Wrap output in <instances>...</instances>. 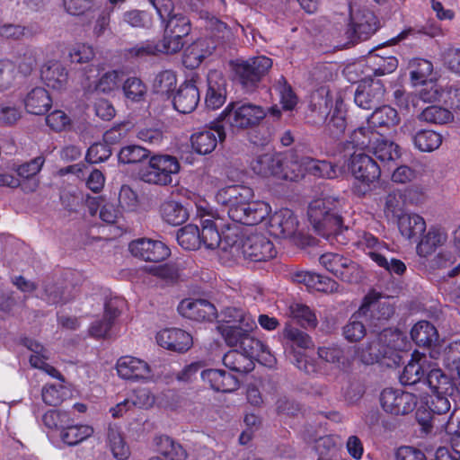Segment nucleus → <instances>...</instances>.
<instances>
[{
    "label": "nucleus",
    "mask_w": 460,
    "mask_h": 460,
    "mask_svg": "<svg viewBox=\"0 0 460 460\" xmlns=\"http://www.w3.org/2000/svg\"><path fill=\"white\" fill-rule=\"evenodd\" d=\"M266 117L263 107L251 102H231L219 118L203 130V155L215 150L217 142L226 138L224 124L234 130L247 129L258 126Z\"/></svg>",
    "instance_id": "f257e3e1"
},
{
    "label": "nucleus",
    "mask_w": 460,
    "mask_h": 460,
    "mask_svg": "<svg viewBox=\"0 0 460 460\" xmlns=\"http://www.w3.org/2000/svg\"><path fill=\"white\" fill-rule=\"evenodd\" d=\"M341 201L332 196H324L314 199L308 207V218L314 231L332 245H344L347 238L344 231L348 228L343 226L340 214Z\"/></svg>",
    "instance_id": "f03ea898"
},
{
    "label": "nucleus",
    "mask_w": 460,
    "mask_h": 460,
    "mask_svg": "<svg viewBox=\"0 0 460 460\" xmlns=\"http://www.w3.org/2000/svg\"><path fill=\"white\" fill-rule=\"evenodd\" d=\"M251 170L261 177L296 181L302 174L300 165L285 160L281 155L265 152L255 155L250 163Z\"/></svg>",
    "instance_id": "7ed1b4c3"
},
{
    "label": "nucleus",
    "mask_w": 460,
    "mask_h": 460,
    "mask_svg": "<svg viewBox=\"0 0 460 460\" xmlns=\"http://www.w3.org/2000/svg\"><path fill=\"white\" fill-rule=\"evenodd\" d=\"M348 166L356 181L353 190L359 196L369 192L380 179V166L364 152L354 151L350 155Z\"/></svg>",
    "instance_id": "20e7f679"
},
{
    "label": "nucleus",
    "mask_w": 460,
    "mask_h": 460,
    "mask_svg": "<svg viewBox=\"0 0 460 460\" xmlns=\"http://www.w3.org/2000/svg\"><path fill=\"white\" fill-rule=\"evenodd\" d=\"M401 338V332L391 329H384L378 334L376 340L358 349L357 358L365 365H372L378 362L382 358L392 354L394 350L401 349L399 344Z\"/></svg>",
    "instance_id": "39448f33"
},
{
    "label": "nucleus",
    "mask_w": 460,
    "mask_h": 460,
    "mask_svg": "<svg viewBox=\"0 0 460 460\" xmlns=\"http://www.w3.org/2000/svg\"><path fill=\"white\" fill-rule=\"evenodd\" d=\"M179 160L170 155H155L150 157L148 164L140 171L142 181L151 184L166 186L172 183V176L179 173Z\"/></svg>",
    "instance_id": "423d86ee"
},
{
    "label": "nucleus",
    "mask_w": 460,
    "mask_h": 460,
    "mask_svg": "<svg viewBox=\"0 0 460 460\" xmlns=\"http://www.w3.org/2000/svg\"><path fill=\"white\" fill-rule=\"evenodd\" d=\"M358 245L377 266L390 274L402 275L405 272L406 265L401 260L388 258V247L371 234H363L358 241Z\"/></svg>",
    "instance_id": "0eeeda50"
},
{
    "label": "nucleus",
    "mask_w": 460,
    "mask_h": 460,
    "mask_svg": "<svg viewBox=\"0 0 460 460\" xmlns=\"http://www.w3.org/2000/svg\"><path fill=\"white\" fill-rule=\"evenodd\" d=\"M272 66V60L265 56H259L234 63V70L237 81L246 92H252L261 78Z\"/></svg>",
    "instance_id": "6e6552de"
},
{
    "label": "nucleus",
    "mask_w": 460,
    "mask_h": 460,
    "mask_svg": "<svg viewBox=\"0 0 460 460\" xmlns=\"http://www.w3.org/2000/svg\"><path fill=\"white\" fill-rule=\"evenodd\" d=\"M350 22L347 31L348 38L351 41L366 40L370 38L378 28V21L375 13L367 7H354L350 5Z\"/></svg>",
    "instance_id": "1a4fd4ad"
},
{
    "label": "nucleus",
    "mask_w": 460,
    "mask_h": 460,
    "mask_svg": "<svg viewBox=\"0 0 460 460\" xmlns=\"http://www.w3.org/2000/svg\"><path fill=\"white\" fill-rule=\"evenodd\" d=\"M417 397L411 393L400 389L385 388L380 394L383 410L393 415H406L417 405Z\"/></svg>",
    "instance_id": "9d476101"
},
{
    "label": "nucleus",
    "mask_w": 460,
    "mask_h": 460,
    "mask_svg": "<svg viewBox=\"0 0 460 460\" xmlns=\"http://www.w3.org/2000/svg\"><path fill=\"white\" fill-rule=\"evenodd\" d=\"M284 336L293 349H295V347L299 349H308L313 346V341L310 336L296 328H293L291 326L286 327ZM294 357L296 366L298 369L308 375L318 372L317 364L314 360H309L305 354L294 350Z\"/></svg>",
    "instance_id": "9b49d317"
},
{
    "label": "nucleus",
    "mask_w": 460,
    "mask_h": 460,
    "mask_svg": "<svg viewBox=\"0 0 460 460\" xmlns=\"http://www.w3.org/2000/svg\"><path fill=\"white\" fill-rule=\"evenodd\" d=\"M118 376L125 380L150 382L154 380V370L150 365L136 357L123 356L116 363Z\"/></svg>",
    "instance_id": "f8f14e48"
},
{
    "label": "nucleus",
    "mask_w": 460,
    "mask_h": 460,
    "mask_svg": "<svg viewBox=\"0 0 460 460\" xmlns=\"http://www.w3.org/2000/svg\"><path fill=\"white\" fill-rule=\"evenodd\" d=\"M130 253L145 261L159 262L167 259L171 251L169 247L160 240L151 238H138L128 245Z\"/></svg>",
    "instance_id": "ddd939ff"
},
{
    "label": "nucleus",
    "mask_w": 460,
    "mask_h": 460,
    "mask_svg": "<svg viewBox=\"0 0 460 460\" xmlns=\"http://www.w3.org/2000/svg\"><path fill=\"white\" fill-rule=\"evenodd\" d=\"M270 206L261 201H248L239 207L228 208L229 217L236 223L255 226L261 223L270 213Z\"/></svg>",
    "instance_id": "4468645a"
},
{
    "label": "nucleus",
    "mask_w": 460,
    "mask_h": 460,
    "mask_svg": "<svg viewBox=\"0 0 460 460\" xmlns=\"http://www.w3.org/2000/svg\"><path fill=\"white\" fill-rule=\"evenodd\" d=\"M245 259L252 261H265L276 255L273 243L261 234H252L244 239L241 252Z\"/></svg>",
    "instance_id": "2eb2a0df"
},
{
    "label": "nucleus",
    "mask_w": 460,
    "mask_h": 460,
    "mask_svg": "<svg viewBox=\"0 0 460 460\" xmlns=\"http://www.w3.org/2000/svg\"><path fill=\"white\" fill-rule=\"evenodd\" d=\"M155 341L163 349L178 353L188 351L193 344L191 335L179 328H165L159 331L155 335Z\"/></svg>",
    "instance_id": "dca6fc26"
},
{
    "label": "nucleus",
    "mask_w": 460,
    "mask_h": 460,
    "mask_svg": "<svg viewBox=\"0 0 460 460\" xmlns=\"http://www.w3.org/2000/svg\"><path fill=\"white\" fill-rule=\"evenodd\" d=\"M226 100V80L223 73L211 70L207 76L205 105L209 110L219 109Z\"/></svg>",
    "instance_id": "f3484780"
},
{
    "label": "nucleus",
    "mask_w": 460,
    "mask_h": 460,
    "mask_svg": "<svg viewBox=\"0 0 460 460\" xmlns=\"http://www.w3.org/2000/svg\"><path fill=\"white\" fill-rule=\"evenodd\" d=\"M385 89L380 80L364 81L358 84L354 94L355 103L365 110H370L379 104Z\"/></svg>",
    "instance_id": "a211bd4d"
},
{
    "label": "nucleus",
    "mask_w": 460,
    "mask_h": 460,
    "mask_svg": "<svg viewBox=\"0 0 460 460\" xmlns=\"http://www.w3.org/2000/svg\"><path fill=\"white\" fill-rule=\"evenodd\" d=\"M360 307H367L365 318L370 321L374 327L381 326L394 313V309L387 300H381L376 294H368Z\"/></svg>",
    "instance_id": "6ab92c4d"
},
{
    "label": "nucleus",
    "mask_w": 460,
    "mask_h": 460,
    "mask_svg": "<svg viewBox=\"0 0 460 460\" xmlns=\"http://www.w3.org/2000/svg\"><path fill=\"white\" fill-rule=\"evenodd\" d=\"M298 222L294 213L283 208L270 216L268 223L269 233L278 238L292 236L297 229Z\"/></svg>",
    "instance_id": "aec40b11"
},
{
    "label": "nucleus",
    "mask_w": 460,
    "mask_h": 460,
    "mask_svg": "<svg viewBox=\"0 0 460 460\" xmlns=\"http://www.w3.org/2000/svg\"><path fill=\"white\" fill-rule=\"evenodd\" d=\"M460 257V227L454 232L453 240L429 260L432 270L447 269L453 266Z\"/></svg>",
    "instance_id": "412c9836"
},
{
    "label": "nucleus",
    "mask_w": 460,
    "mask_h": 460,
    "mask_svg": "<svg viewBox=\"0 0 460 460\" xmlns=\"http://www.w3.org/2000/svg\"><path fill=\"white\" fill-rule=\"evenodd\" d=\"M253 196L252 189L248 186L231 185L219 190L216 194V199L218 203L226 205L231 208L251 201Z\"/></svg>",
    "instance_id": "4be33fe9"
},
{
    "label": "nucleus",
    "mask_w": 460,
    "mask_h": 460,
    "mask_svg": "<svg viewBox=\"0 0 460 460\" xmlns=\"http://www.w3.org/2000/svg\"><path fill=\"white\" fill-rule=\"evenodd\" d=\"M421 235L416 247L417 254L420 257L430 256L438 248L447 243V234L441 227L431 226L426 234Z\"/></svg>",
    "instance_id": "5701e85b"
},
{
    "label": "nucleus",
    "mask_w": 460,
    "mask_h": 460,
    "mask_svg": "<svg viewBox=\"0 0 460 460\" xmlns=\"http://www.w3.org/2000/svg\"><path fill=\"white\" fill-rule=\"evenodd\" d=\"M41 79L49 87L57 91L66 89L68 71L59 61L47 62L41 67Z\"/></svg>",
    "instance_id": "b1692460"
},
{
    "label": "nucleus",
    "mask_w": 460,
    "mask_h": 460,
    "mask_svg": "<svg viewBox=\"0 0 460 460\" xmlns=\"http://www.w3.org/2000/svg\"><path fill=\"white\" fill-rule=\"evenodd\" d=\"M217 214L203 206V246L208 250L220 249L221 234L218 231Z\"/></svg>",
    "instance_id": "393cba45"
},
{
    "label": "nucleus",
    "mask_w": 460,
    "mask_h": 460,
    "mask_svg": "<svg viewBox=\"0 0 460 460\" xmlns=\"http://www.w3.org/2000/svg\"><path fill=\"white\" fill-rule=\"evenodd\" d=\"M203 381L209 384L210 387L222 393H232L238 389V379L221 369H206L203 370Z\"/></svg>",
    "instance_id": "a878e982"
},
{
    "label": "nucleus",
    "mask_w": 460,
    "mask_h": 460,
    "mask_svg": "<svg viewBox=\"0 0 460 460\" xmlns=\"http://www.w3.org/2000/svg\"><path fill=\"white\" fill-rule=\"evenodd\" d=\"M199 101V88L188 82L182 84L173 96L172 103L176 111L181 113H190L193 111Z\"/></svg>",
    "instance_id": "bb28decb"
},
{
    "label": "nucleus",
    "mask_w": 460,
    "mask_h": 460,
    "mask_svg": "<svg viewBox=\"0 0 460 460\" xmlns=\"http://www.w3.org/2000/svg\"><path fill=\"white\" fill-rule=\"evenodd\" d=\"M241 352L245 354L251 360L257 359L264 364L270 365L274 361L273 356L270 354L268 347L260 340L245 333L239 345Z\"/></svg>",
    "instance_id": "cd10ccee"
},
{
    "label": "nucleus",
    "mask_w": 460,
    "mask_h": 460,
    "mask_svg": "<svg viewBox=\"0 0 460 460\" xmlns=\"http://www.w3.org/2000/svg\"><path fill=\"white\" fill-rule=\"evenodd\" d=\"M376 137H379V132L367 122V126L359 127L349 134L344 144V148L346 150L357 149L358 152H362L365 149L370 150Z\"/></svg>",
    "instance_id": "c85d7f7f"
},
{
    "label": "nucleus",
    "mask_w": 460,
    "mask_h": 460,
    "mask_svg": "<svg viewBox=\"0 0 460 460\" xmlns=\"http://www.w3.org/2000/svg\"><path fill=\"white\" fill-rule=\"evenodd\" d=\"M91 76L86 75L82 82V86L86 93H109L119 88L121 82L120 74L118 71H108L104 73L101 78L94 83L90 81Z\"/></svg>",
    "instance_id": "c756f323"
},
{
    "label": "nucleus",
    "mask_w": 460,
    "mask_h": 460,
    "mask_svg": "<svg viewBox=\"0 0 460 460\" xmlns=\"http://www.w3.org/2000/svg\"><path fill=\"white\" fill-rule=\"evenodd\" d=\"M243 242L242 226L228 225L221 234L220 250L230 252L232 256H240Z\"/></svg>",
    "instance_id": "7c9ffc66"
},
{
    "label": "nucleus",
    "mask_w": 460,
    "mask_h": 460,
    "mask_svg": "<svg viewBox=\"0 0 460 460\" xmlns=\"http://www.w3.org/2000/svg\"><path fill=\"white\" fill-rule=\"evenodd\" d=\"M52 100L49 92L42 87L31 89L24 98V105L29 113L42 115L51 107Z\"/></svg>",
    "instance_id": "2f4dec72"
},
{
    "label": "nucleus",
    "mask_w": 460,
    "mask_h": 460,
    "mask_svg": "<svg viewBox=\"0 0 460 460\" xmlns=\"http://www.w3.org/2000/svg\"><path fill=\"white\" fill-rule=\"evenodd\" d=\"M43 164V157L38 156L17 168V174L22 181L20 186L24 191L32 192L38 188L39 181L35 176L40 171Z\"/></svg>",
    "instance_id": "473e14b6"
},
{
    "label": "nucleus",
    "mask_w": 460,
    "mask_h": 460,
    "mask_svg": "<svg viewBox=\"0 0 460 460\" xmlns=\"http://www.w3.org/2000/svg\"><path fill=\"white\" fill-rule=\"evenodd\" d=\"M94 433L93 426L88 424H75L70 418L69 424H66L60 433L61 440L67 446H76L87 438H91Z\"/></svg>",
    "instance_id": "72a5a7b5"
},
{
    "label": "nucleus",
    "mask_w": 460,
    "mask_h": 460,
    "mask_svg": "<svg viewBox=\"0 0 460 460\" xmlns=\"http://www.w3.org/2000/svg\"><path fill=\"white\" fill-rule=\"evenodd\" d=\"M337 97L334 98L327 88L321 87L312 93L310 109L319 115L320 119H327L334 110Z\"/></svg>",
    "instance_id": "f704fd0d"
},
{
    "label": "nucleus",
    "mask_w": 460,
    "mask_h": 460,
    "mask_svg": "<svg viewBox=\"0 0 460 460\" xmlns=\"http://www.w3.org/2000/svg\"><path fill=\"white\" fill-rule=\"evenodd\" d=\"M106 444L112 456L118 460H125L129 455V447L119 427L110 425L107 430Z\"/></svg>",
    "instance_id": "c9c22d12"
},
{
    "label": "nucleus",
    "mask_w": 460,
    "mask_h": 460,
    "mask_svg": "<svg viewBox=\"0 0 460 460\" xmlns=\"http://www.w3.org/2000/svg\"><path fill=\"white\" fill-rule=\"evenodd\" d=\"M367 307H359L343 326L342 334L348 341L357 342L366 336L367 330L364 324V321H367L364 316Z\"/></svg>",
    "instance_id": "e433bc0d"
},
{
    "label": "nucleus",
    "mask_w": 460,
    "mask_h": 460,
    "mask_svg": "<svg viewBox=\"0 0 460 460\" xmlns=\"http://www.w3.org/2000/svg\"><path fill=\"white\" fill-rule=\"evenodd\" d=\"M396 222L400 233L407 239L420 237L426 230L424 218L417 214H404Z\"/></svg>",
    "instance_id": "4c0bfd02"
},
{
    "label": "nucleus",
    "mask_w": 460,
    "mask_h": 460,
    "mask_svg": "<svg viewBox=\"0 0 460 460\" xmlns=\"http://www.w3.org/2000/svg\"><path fill=\"white\" fill-rule=\"evenodd\" d=\"M156 449L160 460H184L187 456L182 446L167 436H161L156 438Z\"/></svg>",
    "instance_id": "58836bf2"
},
{
    "label": "nucleus",
    "mask_w": 460,
    "mask_h": 460,
    "mask_svg": "<svg viewBox=\"0 0 460 460\" xmlns=\"http://www.w3.org/2000/svg\"><path fill=\"white\" fill-rule=\"evenodd\" d=\"M26 347L32 352L30 357V363L33 367L41 369L50 376L60 379L59 372L46 362V350L41 344L30 340L27 341Z\"/></svg>",
    "instance_id": "ea45409f"
},
{
    "label": "nucleus",
    "mask_w": 460,
    "mask_h": 460,
    "mask_svg": "<svg viewBox=\"0 0 460 460\" xmlns=\"http://www.w3.org/2000/svg\"><path fill=\"white\" fill-rule=\"evenodd\" d=\"M345 109L343 107V101L341 97L335 100V107L332 112L327 118L326 129L329 135L333 138L340 137L345 131L347 123L345 118Z\"/></svg>",
    "instance_id": "a19ab883"
},
{
    "label": "nucleus",
    "mask_w": 460,
    "mask_h": 460,
    "mask_svg": "<svg viewBox=\"0 0 460 460\" xmlns=\"http://www.w3.org/2000/svg\"><path fill=\"white\" fill-rule=\"evenodd\" d=\"M411 339L420 347H429L438 341V331L427 321L417 323L411 331Z\"/></svg>",
    "instance_id": "79ce46f5"
},
{
    "label": "nucleus",
    "mask_w": 460,
    "mask_h": 460,
    "mask_svg": "<svg viewBox=\"0 0 460 460\" xmlns=\"http://www.w3.org/2000/svg\"><path fill=\"white\" fill-rule=\"evenodd\" d=\"M400 121L397 111L391 106L385 105L375 110L367 119L372 128H391Z\"/></svg>",
    "instance_id": "37998d69"
},
{
    "label": "nucleus",
    "mask_w": 460,
    "mask_h": 460,
    "mask_svg": "<svg viewBox=\"0 0 460 460\" xmlns=\"http://www.w3.org/2000/svg\"><path fill=\"white\" fill-rule=\"evenodd\" d=\"M119 312L111 304L105 306L104 314L100 320L93 322L89 329L90 334L96 338H104L113 325L114 320L118 317Z\"/></svg>",
    "instance_id": "c03bdc74"
},
{
    "label": "nucleus",
    "mask_w": 460,
    "mask_h": 460,
    "mask_svg": "<svg viewBox=\"0 0 460 460\" xmlns=\"http://www.w3.org/2000/svg\"><path fill=\"white\" fill-rule=\"evenodd\" d=\"M206 38L210 42L208 43L207 49L203 52L211 54L217 45L221 42L226 33V25L217 18H209L206 20Z\"/></svg>",
    "instance_id": "a18cd8bd"
},
{
    "label": "nucleus",
    "mask_w": 460,
    "mask_h": 460,
    "mask_svg": "<svg viewBox=\"0 0 460 460\" xmlns=\"http://www.w3.org/2000/svg\"><path fill=\"white\" fill-rule=\"evenodd\" d=\"M381 162L394 161L400 157L398 146L385 139L381 133L376 137L370 150Z\"/></svg>",
    "instance_id": "49530a36"
},
{
    "label": "nucleus",
    "mask_w": 460,
    "mask_h": 460,
    "mask_svg": "<svg viewBox=\"0 0 460 460\" xmlns=\"http://www.w3.org/2000/svg\"><path fill=\"white\" fill-rule=\"evenodd\" d=\"M161 215L164 221L172 226H178L188 218L186 208L179 202L168 200L161 207Z\"/></svg>",
    "instance_id": "de8ad7c7"
},
{
    "label": "nucleus",
    "mask_w": 460,
    "mask_h": 460,
    "mask_svg": "<svg viewBox=\"0 0 460 460\" xmlns=\"http://www.w3.org/2000/svg\"><path fill=\"white\" fill-rule=\"evenodd\" d=\"M224 365L230 370L247 373L253 369V361L237 349L228 351L223 357Z\"/></svg>",
    "instance_id": "09e8293b"
},
{
    "label": "nucleus",
    "mask_w": 460,
    "mask_h": 460,
    "mask_svg": "<svg viewBox=\"0 0 460 460\" xmlns=\"http://www.w3.org/2000/svg\"><path fill=\"white\" fill-rule=\"evenodd\" d=\"M442 141V136L434 130H420L413 137L415 147L421 152H432L438 149Z\"/></svg>",
    "instance_id": "8fccbe9b"
},
{
    "label": "nucleus",
    "mask_w": 460,
    "mask_h": 460,
    "mask_svg": "<svg viewBox=\"0 0 460 460\" xmlns=\"http://www.w3.org/2000/svg\"><path fill=\"white\" fill-rule=\"evenodd\" d=\"M272 89L279 94L280 103L286 111H292L297 104V97L284 76L275 81Z\"/></svg>",
    "instance_id": "3c124183"
},
{
    "label": "nucleus",
    "mask_w": 460,
    "mask_h": 460,
    "mask_svg": "<svg viewBox=\"0 0 460 460\" xmlns=\"http://www.w3.org/2000/svg\"><path fill=\"white\" fill-rule=\"evenodd\" d=\"M419 119L429 123L446 124L454 120V115L446 107L432 105L424 109Z\"/></svg>",
    "instance_id": "603ef678"
},
{
    "label": "nucleus",
    "mask_w": 460,
    "mask_h": 460,
    "mask_svg": "<svg viewBox=\"0 0 460 460\" xmlns=\"http://www.w3.org/2000/svg\"><path fill=\"white\" fill-rule=\"evenodd\" d=\"M178 243L185 250H196L200 245V232L196 225L189 224L177 233Z\"/></svg>",
    "instance_id": "864d4df0"
},
{
    "label": "nucleus",
    "mask_w": 460,
    "mask_h": 460,
    "mask_svg": "<svg viewBox=\"0 0 460 460\" xmlns=\"http://www.w3.org/2000/svg\"><path fill=\"white\" fill-rule=\"evenodd\" d=\"M405 199L403 195L398 191L387 194L385 199L384 212L385 217L391 220H397L404 213Z\"/></svg>",
    "instance_id": "5fc2aeb1"
},
{
    "label": "nucleus",
    "mask_w": 460,
    "mask_h": 460,
    "mask_svg": "<svg viewBox=\"0 0 460 460\" xmlns=\"http://www.w3.org/2000/svg\"><path fill=\"white\" fill-rule=\"evenodd\" d=\"M423 383L428 385L430 390L435 393H448L452 390L450 378L445 375L439 368H432L427 374Z\"/></svg>",
    "instance_id": "6e6d98bb"
},
{
    "label": "nucleus",
    "mask_w": 460,
    "mask_h": 460,
    "mask_svg": "<svg viewBox=\"0 0 460 460\" xmlns=\"http://www.w3.org/2000/svg\"><path fill=\"white\" fill-rule=\"evenodd\" d=\"M178 312L184 318L199 321L201 315V295L196 293L193 296L182 299L178 305Z\"/></svg>",
    "instance_id": "4d7b16f0"
},
{
    "label": "nucleus",
    "mask_w": 460,
    "mask_h": 460,
    "mask_svg": "<svg viewBox=\"0 0 460 460\" xmlns=\"http://www.w3.org/2000/svg\"><path fill=\"white\" fill-rule=\"evenodd\" d=\"M409 66L411 79L414 84L426 83L433 71L432 63L423 58H414Z\"/></svg>",
    "instance_id": "13d9d810"
},
{
    "label": "nucleus",
    "mask_w": 460,
    "mask_h": 460,
    "mask_svg": "<svg viewBox=\"0 0 460 460\" xmlns=\"http://www.w3.org/2000/svg\"><path fill=\"white\" fill-rule=\"evenodd\" d=\"M164 22H165L164 31L168 35L178 34V36H186L190 31V20L181 13L172 14L171 13L170 16H166Z\"/></svg>",
    "instance_id": "bf43d9fd"
},
{
    "label": "nucleus",
    "mask_w": 460,
    "mask_h": 460,
    "mask_svg": "<svg viewBox=\"0 0 460 460\" xmlns=\"http://www.w3.org/2000/svg\"><path fill=\"white\" fill-rule=\"evenodd\" d=\"M122 90L126 99L134 102L144 100L147 91L146 84L137 77L128 78L122 85Z\"/></svg>",
    "instance_id": "052dcab7"
},
{
    "label": "nucleus",
    "mask_w": 460,
    "mask_h": 460,
    "mask_svg": "<svg viewBox=\"0 0 460 460\" xmlns=\"http://www.w3.org/2000/svg\"><path fill=\"white\" fill-rule=\"evenodd\" d=\"M445 367L451 372H456L460 379V341L449 343L443 352Z\"/></svg>",
    "instance_id": "680f3d73"
},
{
    "label": "nucleus",
    "mask_w": 460,
    "mask_h": 460,
    "mask_svg": "<svg viewBox=\"0 0 460 460\" xmlns=\"http://www.w3.org/2000/svg\"><path fill=\"white\" fill-rule=\"evenodd\" d=\"M421 358L419 360H411L403 368L400 376V382L403 385H412L420 382H423V367L421 364Z\"/></svg>",
    "instance_id": "e2e57ef3"
},
{
    "label": "nucleus",
    "mask_w": 460,
    "mask_h": 460,
    "mask_svg": "<svg viewBox=\"0 0 460 460\" xmlns=\"http://www.w3.org/2000/svg\"><path fill=\"white\" fill-rule=\"evenodd\" d=\"M16 65L10 60L0 61V92L11 89L17 76Z\"/></svg>",
    "instance_id": "0e129e2a"
},
{
    "label": "nucleus",
    "mask_w": 460,
    "mask_h": 460,
    "mask_svg": "<svg viewBox=\"0 0 460 460\" xmlns=\"http://www.w3.org/2000/svg\"><path fill=\"white\" fill-rule=\"evenodd\" d=\"M149 155V151L140 146H124L119 153V161L123 164H135L143 161Z\"/></svg>",
    "instance_id": "69168bd1"
},
{
    "label": "nucleus",
    "mask_w": 460,
    "mask_h": 460,
    "mask_svg": "<svg viewBox=\"0 0 460 460\" xmlns=\"http://www.w3.org/2000/svg\"><path fill=\"white\" fill-rule=\"evenodd\" d=\"M70 417L66 411L52 410L43 415L42 421L47 428L58 430L60 434L65 426L69 424Z\"/></svg>",
    "instance_id": "338daca9"
},
{
    "label": "nucleus",
    "mask_w": 460,
    "mask_h": 460,
    "mask_svg": "<svg viewBox=\"0 0 460 460\" xmlns=\"http://www.w3.org/2000/svg\"><path fill=\"white\" fill-rule=\"evenodd\" d=\"M292 316L305 328H314L317 324L315 314L305 305L295 304L290 306Z\"/></svg>",
    "instance_id": "774afa93"
}]
</instances>
